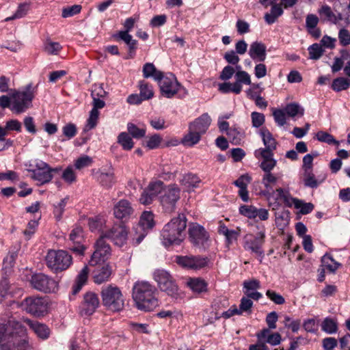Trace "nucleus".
Segmentation results:
<instances>
[{"mask_svg":"<svg viewBox=\"0 0 350 350\" xmlns=\"http://www.w3.org/2000/svg\"><path fill=\"white\" fill-rule=\"evenodd\" d=\"M132 296L137 308L141 310L151 311L159 305L157 290L148 282H135L133 287Z\"/></svg>","mask_w":350,"mask_h":350,"instance_id":"1","label":"nucleus"},{"mask_svg":"<svg viewBox=\"0 0 350 350\" xmlns=\"http://www.w3.org/2000/svg\"><path fill=\"white\" fill-rule=\"evenodd\" d=\"M187 218L184 214H178L166 224L161 232L163 244L165 247L179 245L185 238Z\"/></svg>","mask_w":350,"mask_h":350,"instance_id":"2","label":"nucleus"},{"mask_svg":"<svg viewBox=\"0 0 350 350\" xmlns=\"http://www.w3.org/2000/svg\"><path fill=\"white\" fill-rule=\"evenodd\" d=\"M36 92V87H33L32 84L29 83L25 87L24 90L13 93L11 111L19 114L31 107Z\"/></svg>","mask_w":350,"mask_h":350,"instance_id":"3","label":"nucleus"},{"mask_svg":"<svg viewBox=\"0 0 350 350\" xmlns=\"http://www.w3.org/2000/svg\"><path fill=\"white\" fill-rule=\"evenodd\" d=\"M103 306L112 311H120L124 306V296L121 290L114 284L103 286L100 291Z\"/></svg>","mask_w":350,"mask_h":350,"instance_id":"4","label":"nucleus"},{"mask_svg":"<svg viewBox=\"0 0 350 350\" xmlns=\"http://www.w3.org/2000/svg\"><path fill=\"white\" fill-rule=\"evenodd\" d=\"M46 266L54 273L66 270L72 262V258L65 250H51L45 257Z\"/></svg>","mask_w":350,"mask_h":350,"instance_id":"5","label":"nucleus"},{"mask_svg":"<svg viewBox=\"0 0 350 350\" xmlns=\"http://www.w3.org/2000/svg\"><path fill=\"white\" fill-rule=\"evenodd\" d=\"M153 278L157 283L159 289L165 292L167 295L178 298L179 288L174 277L165 269H156L153 272Z\"/></svg>","mask_w":350,"mask_h":350,"instance_id":"6","label":"nucleus"},{"mask_svg":"<svg viewBox=\"0 0 350 350\" xmlns=\"http://www.w3.org/2000/svg\"><path fill=\"white\" fill-rule=\"evenodd\" d=\"M189 240L193 247L200 250L205 251L211 245V239L208 232L201 225L192 223L188 228Z\"/></svg>","mask_w":350,"mask_h":350,"instance_id":"7","label":"nucleus"},{"mask_svg":"<svg viewBox=\"0 0 350 350\" xmlns=\"http://www.w3.org/2000/svg\"><path fill=\"white\" fill-rule=\"evenodd\" d=\"M161 94L163 96L172 98L180 92L187 94L186 90L178 81L174 75L172 73L162 75L158 80Z\"/></svg>","mask_w":350,"mask_h":350,"instance_id":"8","label":"nucleus"},{"mask_svg":"<svg viewBox=\"0 0 350 350\" xmlns=\"http://www.w3.org/2000/svg\"><path fill=\"white\" fill-rule=\"evenodd\" d=\"M49 303L46 297L29 296L22 302L21 306L27 313L35 317H43L47 312Z\"/></svg>","mask_w":350,"mask_h":350,"instance_id":"9","label":"nucleus"},{"mask_svg":"<svg viewBox=\"0 0 350 350\" xmlns=\"http://www.w3.org/2000/svg\"><path fill=\"white\" fill-rule=\"evenodd\" d=\"M180 198V189L175 184L165 187L159 197L160 203L165 213H171L176 209L177 202Z\"/></svg>","mask_w":350,"mask_h":350,"instance_id":"10","label":"nucleus"},{"mask_svg":"<svg viewBox=\"0 0 350 350\" xmlns=\"http://www.w3.org/2000/svg\"><path fill=\"white\" fill-rule=\"evenodd\" d=\"M25 333V327L18 321L9 320L8 322H0V346L2 350H7L6 345L12 334Z\"/></svg>","mask_w":350,"mask_h":350,"instance_id":"11","label":"nucleus"},{"mask_svg":"<svg viewBox=\"0 0 350 350\" xmlns=\"http://www.w3.org/2000/svg\"><path fill=\"white\" fill-rule=\"evenodd\" d=\"M94 249L89 262L90 266H97L101 262H105L111 256V247L102 234L95 242Z\"/></svg>","mask_w":350,"mask_h":350,"instance_id":"12","label":"nucleus"},{"mask_svg":"<svg viewBox=\"0 0 350 350\" xmlns=\"http://www.w3.org/2000/svg\"><path fill=\"white\" fill-rule=\"evenodd\" d=\"M31 172L32 178L43 185L49 183L54 174L62 172V167L51 168L46 163L40 161L36 163V168Z\"/></svg>","mask_w":350,"mask_h":350,"instance_id":"13","label":"nucleus"},{"mask_svg":"<svg viewBox=\"0 0 350 350\" xmlns=\"http://www.w3.org/2000/svg\"><path fill=\"white\" fill-rule=\"evenodd\" d=\"M30 282L33 288L45 293H54L58 289V283L42 273L31 275Z\"/></svg>","mask_w":350,"mask_h":350,"instance_id":"14","label":"nucleus"},{"mask_svg":"<svg viewBox=\"0 0 350 350\" xmlns=\"http://www.w3.org/2000/svg\"><path fill=\"white\" fill-rule=\"evenodd\" d=\"M265 232L264 230H260L256 236L247 234L244 237L243 248L262 258L264 256L262 245L265 243Z\"/></svg>","mask_w":350,"mask_h":350,"instance_id":"15","label":"nucleus"},{"mask_svg":"<svg viewBox=\"0 0 350 350\" xmlns=\"http://www.w3.org/2000/svg\"><path fill=\"white\" fill-rule=\"evenodd\" d=\"M175 262L183 268L192 270H199L206 267L209 262L207 257L201 256H176Z\"/></svg>","mask_w":350,"mask_h":350,"instance_id":"16","label":"nucleus"},{"mask_svg":"<svg viewBox=\"0 0 350 350\" xmlns=\"http://www.w3.org/2000/svg\"><path fill=\"white\" fill-rule=\"evenodd\" d=\"M102 235L111 240L113 244L118 247L124 246L128 239V230L124 225H114L111 228L103 232Z\"/></svg>","mask_w":350,"mask_h":350,"instance_id":"17","label":"nucleus"},{"mask_svg":"<svg viewBox=\"0 0 350 350\" xmlns=\"http://www.w3.org/2000/svg\"><path fill=\"white\" fill-rule=\"evenodd\" d=\"M154 226V215L151 212L145 211L142 213L139 224L134 228L136 233L139 234L133 238V244L135 245H139L144 238L146 237L144 230L146 229H152Z\"/></svg>","mask_w":350,"mask_h":350,"instance_id":"18","label":"nucleus"},{"mask_svg":"<svg viewBox=\"0 0 350 350\" xmlns=\"http://www.w3.org/2000/svg\"><path fill=\"white\" fill-rule=\"evenodd\" d=\"M91 96L92 98V109L87 120L85 127V131L91 130L96 126L100 114L98 109H103L105 106V102L96 96V90L92 92Z\"/></svg>","mask_w":350,"mask_h":350,"instance_id":"19","label":"nucleus"},{"mask_svg":"<svg viewBox=\"0 0 350 350\" xmlns=\"http://www.w3.org/2000/svg\"><path fill=\"white\" fill-rule=\"evenodd\" d=\"M99 304L98 295L93 292H88L84 295L80 312L82 315H91L96 311Z\"/></svg>","mask_w":350,"mask_h":350,"instance_id":"20","label":"nucleus"},{"mask_svg":"<svg viewBox=\"0 0 350 350\" xmlns=\"http://www.w3.org/2000/svg\"><path fill=\"white\" fill-rule=\"evenodd\" d=\"M113 215L116 218L126 221L134 214V209L127 200H120L114 204Z\"/></svg>","mask_w":350,"mask_h":350,"instance_id":"21","label":"nucleus"},{"mask_svg":"<svg viewBox=\"0 0 350 350\" xmlns=\"http://www.w3.org/2000/svg\"><path fill=\"white\" fill-rule=\"evenodd\" d=\"M25 332L26 329H25V333L23 334H12L10 339L8 340L7 350H11L13 348L17 350H29L31 348V345L27 337L25 336Z\"/></svg>","mask_w":350,"mask_h":350,"instance_id":"22","label":"nucleus"},{"mask_svg":"<svg viewBox=\"0 0 350 350\" xmlns=\"http://www.w3.org/2000/svg\"><path fill=\"white\" fill-rule=\"evenodd\" d=\"M97 267L93 271V280L97 284H101L108 282L112 275V268L109 263L97 265Z\"/></svg>","mask_w":350,"mask_h":350,"instance_id":"23","label":"nucleus"},{"mask_svg":"<svg viewBox=\"0 0 350 350\" xmlns=\"http://www.w3.org/2000/svg\"><path fill=\"white\" fill-rule=\"evenodd\" d=\"M254 154L257 159H262L260 164V167L265 172H271L276 166L277 161L273 159V153H270V152L267 150H260L258 152L254 151Z\"/></svg>","mask_w":350,"mask_h":350,"instance_id":"24","label":"nucleus"},{"mask_svg":"<svg viewBox=\"0 0 350 350\" xmlns=\"http://www.w3.org/2000/svg\"><path fill=\"white\" fill-rule=\"evenodd\" d=\"M69 239L76 245L70 247V250L80 256L83 255L85 247L81 245L83 240V232L82 228L77 226L72 229L70 233Z\"/></svg>","mask_w":350,"mask_h":350,"instance_id":"25","label":"nucleus"},{"mask_svg":"<svg viewBox=\"0 0 350 350\" xmlns=\"http://www.w3.org/2000/svg\"><path fill=\"white\" fill-rule=\"evenodd\" d=\"M243 292L250 299L258 300L262 297V293L257 291L260 288V282L256 279L245 280L243 284Z\"/></svg>","mask_w":350,"mask_h":350,"instance_id":"26","label":"nucleus"},{"mask_svg":"<svg viewBox=\"0 0 350 350\" xmlns=\"http://www.w3.org/2000/svg\"><path fill=\"white\" fill-rule=\"evenodd\" d=\"M266 46L260 42H254L250 44L248 54L254 62H264L267 57Z\"/></svg>","mask_w":350,"mask_h":350,"instance_id":"27","label":"nucleus"},{"mask_svg":"<svg viewBox=\"0 0 350 350\" xmlns=\"http://www.w3.org/2000/svg\"><path fill=\"white\" fill-rule=\"evenodd\" d=\"M260 135L262 137L263 144L265 145V148H260L255 150V152H258L260 150H267L270 152V153H273V150L277 148V142L273 137L272 134L269 132L267 129L262 128L260 131Z\"/></svg>","mask_w":350,"mask_h":350,"instance_id":"28","label":"nucleus"},{"mask_svg":"<svg viewBox=\"0 0 350 350\" xmlns=\"http://www.w3.org/2000/svg\"><path fill=\"white\" fill-rule=\"evenodd\" d=\"M116 40H122L129 47V54L131 57H133L135 55V51L137 48V41L133 39V37L126 31H119L113 35Z\"/></svg>","mask_w":350,"mask_h":350,"instance_id":"29","label":"nucleus"},{"mask_svg":"<svg viewBox=\"0 0 350 350\" xmlns=\"http://www.w3.org/2000/svg\"><path fill=\"white\" fill-rule=\"evenodd\" d=\"M211 117L207 113H204L191 122L189 124V126L194 131H196L202 135L206 131L211 124Z\"/></svg>","mask_w":350,"mask_h":350,"instance_id":"30","label":"nucleus"},{"mask_svg":"<svg viewBox=\"0 0 350 350\" xmlns=\"http://www.w3.org/2000/svg\"><path fill=\"white\" fill-rule=\"evenodd\" d=\"M25 323L40 338L45 340L49 337L50 330L46 325L30 319H26Z\"/></svg>","mask_w":350,"mask_h":350,"instance_id":"31","label":"nucleus"},{"mask_svg":"<svg viewBox=\"0 0 350 350\" xmlns=\"http://www.w3.org/2000/svg\"><path fill=\"white\" fill-rule=\"evenodd\" d=\"M88 268L87 266H85L76 277L71 290L72 295H76L86 284L88 278Z\"/></svg>","mask_w":350,"mask_h":350,"instance_id":"32","label":"nucleus"},{"mask_svg":"<svg viewBox=\"0 0 350 350\" xmlns=\"http://www.w3.org/2000/svg\"><path fill=\"white\" fill-rule=\"evenodd\" d=\"M96 178L99 183L106 188L111 187L116 183V178L112 169H109L107 171H100L98 174Z\"/></svg>","mask_w":350,"mask_h":350,"instance_id":"33","label":"nucleus"},{"mask_svg":"<svg viewBox=\"0 0 350 350\" xmlns=\"http://www.w3.org/2000/svg\"><path fill=\"white\" fill-rule=\"evenodd\" d=\"M318 14L320 17V20L323 23H329L331 24L336 23L335 12L333 11L332 8L327 5H322L318 9Z\"/></svg>","mask_w":350,"mask_h":350,"instance_id":"34","label":"nucleus"},{"mask_svg":"<svg viewBox=\"0 0 350 350\" xmlns=\"http://www.w3.org/2000/svg\"><path fill=\"white\" fill-rule=\"evenodd\" d=\"M269 5H271L270 12L266 13L264 18L267 24L271 25L276 21L279 16L283 14L284 10L281 5L276 3V2Z\"/></svg>","mask_w":350,"mask_h":350,"instance_id":"35","label":"nucleus"},{"mask_svg":"<svg viewBox=\"0 0 350 350\" xmlns=\"http://www.w3.org/2000/svg\"><path fill=\"white\" fill-rule=\"evenodd\" d=\"M234 78L235 90H239L240 93L242 91L243 85H251V77L246 71L237 70L235 72Z\"/></svg>","mask_w":350,"mask_h":350,"instance_id":"36","label":"nucleus"},{"mask_svg":"<svg viewBox=\"0 0 350 350\" xmlns=\"http://www.w3.org/2000/svg\"><path fill=\"white\" fill-rule=\"evenodd\" d=\"M201 135L202 134L189 126V133L182 139V144L186 146H193L199 142Z\"/></svg>","mask_w":350,"mask_h":350,"instance_id":"37","label":"nucleus"},{"mask_svg":"<svg viewBox=\"0 0 350 350\" xmlns=\"http://www.w3.org/2000/svg\"><path fill=\"white\" fill-rule=\"evenodd\" d=\"M143 76L144 78L152 77L155 81H158L163 73L157 70L152 63H146L143 66Z\"/></svg>","mask_w":350,"mask_h":350,"instance_id":"38","label":"nucleus"},{"mask_svg":"<svg viewBox=\"0 0 350 350\" xmlns=\"http://www.w3.org/2000/svg\"><path fill=\"white\" fill-rule=\"evenodd\" d=\"M263 194L267 196L268 205L272 208V210H277L281 206V198L279 197V196H278L276 190L265 191Z\"/></svg>","mask_w":350,"mask_h":350,"instance_id":"39","label":"nucleus"},{"mask_svg":"<svg viewBox=\"0 0 350 350\" xmlns=\"http://www.w3.org/2000/svg\"><path fill=\"white\" fill-rule=\"evenodd\" d=\"M200 183V179L199 177L191 173H188L184 175L183 178L180 180L181 185L185 187L187 189L198 187Z\"/></svg>","mask_w":350,"mask_h":350,"instance_id":"40","label":"nucleus"},{"mask_svg":"<svg viewBox=\"0 0 350 350\" xmlns=\"http://www.w3.org/2000/svg\"><path fill=\"white\" fill-rule=\"evenodd\" d=\"M321 329L328 334H333L338 331V323L336 319L326 317L321 323Z\"/></svg>","mask_w":350,"mask_h":350,"instance_id":"41","label":"nucleus"},{"mask_svg":"<svg viewBox=\"0 0 350 350\" xmlns=\"http://www.w3.org/2000/svg\"><path fill=\"white\" fill-rule=\"evenodd\" d=\"M321 264L324 269L332 273H334L340 266V264L334 260L332 256L329 254H325L322 257Z\"/></svg>","mask_w":350,"mask_h":350,"instance_id":"42","label":"nucleus"},{"mask_svg":"<svg viewBox=\"0 0 350 350\" xmlns=\"http://www.w3.org/2000/svg\"><path fill=\"white\" fill-rule=\"evenodd\" d=\"M187 286L193 291L198 293L206 291V283L200 278H190L187 282Z\"/></svg>","mask_w":350,"mask_h":350,"instance_id":"43","label":"nucleus"},{"mask_svg":"<svg viewBox=\"0 0 350 350\" xmlns=\"http://www.w3.org/2000/svg\"><path fill=\"white\" fill-rule=\"evenodd\" d=\"M278 196L281 198V203L283 202L285 206L291 207L293 205L297 198H293L288 190L282 188L276 189Z\"/></svg>","mask_w":350,"mask_h":350,"instance_id":"44","label":"nucleus"},{"mask_svg":"<svg viewBox=\"0 0 350 350\" xmlns=\"http://www.w3.org/2000/svg\"><path fill=\"white\" fill-rule=\"evenodd\" d=\"M118 142L125 150H130L133 148V141L129 134L126 132H122L118 137Z\"/></svg>","mask_w":350,"mask_h":350,"instance_id":"45","label":"nucleus"},{"mask_svg":"<svg viewBox=\"0 0 350 350\" xmlns=\"http://www.w3.org/2000/svg\"><path fill=\"white\" fill-rule=\"evenodd\" d=\"M285 113L290 117H295L297 115L302 116L304 113V109L299 104L296 103H291L288 104L284 108Z\"/></svg>","mask_w":350,"mask_h":350,"instance_id":"46","label":"nucleus"},{"mask_svg":"<svg viewBox=\"0 0 350 350\" xmlns=\"http://www.w3.org/2000/svg\"><path fill=\"white\" fill-rule=\"evenodd\" d=\"M350 86V81L345 77L334 79L332 83V88L335 92H340L348 89Z\"/></svg>","mask_w":350,"mask_h":350,"instance_id":"47","label":"nucleus"},{"mask_svg":"<svg viewBox=\"0 0 350 350\" xmlns=\"http://www.w3.org/2000/svg\"><path fill=\"white\" fill-rule=\"evenodd\" d=\"M139 87V94L144 100H149L153 97L154 92L151 85L142 81H140Z\"/></svg>","mask_w":350,"mask_h":350,"instance_id":"48","label":"nucleus"},{"mask_svg":"<svg viewBox=\"0 0 350 350\" xmlns=\"http://www.w3.org/2000/svg\"><path fill=\"white\" fill-rule=\"evenodd\" d=\"M127 130L129 134L133 138L139 139L146 135V128L144 126L138 127L135 124L131 122L127 124Z\"/></svg>","mask_w":350,"mask_h":350,"instance_id":"49","label":"nucleus"},{"mask_svg":"<svg viewBox=\"0 0 350 350\" xmlns=\"http://www.w3.org/2000/svg\"><path fill=\"white\" fill-rule=\"evenodd\" d=\"M278 181V177L271 173V172H265L262 178V183L264 185L265 187L266 188L265 191H272L273 187L272 185H275L276 182Z\"/></svg>","mask_w":350,"mask_h":350,"instance_id":"50","label":"nucleus"},{"mask_svg":"<svg viewBox=\"0 0 350 350\" xmlns=\"http://www.w3.org/2000/svg\"><path fill=\"white\" fill-rule=\"evenodd\" d=\"M304 181L305 186L310 188H317L321 183L315 179L312 170L304 171Z\"/></svg>","mask_w":350,"mask_h":350,"instance_id":"51","label":"nucleus"},{"mask_svg":"<svg viewBox=\"0 0 350 350\" xmlns=\"http://www.w3.org/2000/svg\"><path fill=\"white\" fill-rule=\"evenodd\" d=\"M293 205L295 208L299 209V212L303 215L308 214L314 209L313 204L310 202L306 203L299 199H296Z\"/></svg>","mask_w":350,"mask_h":350,"instance_id":"52","label":"nucleus"},{"mask_svg":"<svg viewBox=\"0 0 350 350\" xmlns=\"http://www.w3.org/2000/svg\"><path fill=\"white\" fill-rule=\"evenodd\" d=\"M256 209L257 208L253 205L244 204L239 206V212L241 215L254 219L256 218Z\"/></svg>","mask_w":350,"mask_h":350,"instance_id":"53","label":"nucleus"},{"mask_svg":"<svg viewBox=\"0 0 350 350\" xmlns=\"http://www.w3.org/2000/svg\"><path fill=\"white\" fill-rule=\"evenodd\" d=\"M310 59H319L323 55L324 49L322 46L318 43L313 44L308 47Z\"/></svg>","mask_w":350,"mask_h":350,"instance_id":"54","label":"nucleus"},{"mask_svg":"<svg viewBox=\"0 0 350 350\" xmlns=\"http://www.w3.org/2000/svg\"><path fill=\"white\" fill-rule=\"evenodd\" d=\"M250 85L251 87L245 91V93L247 98L252 100L261 94L263 88L261 87L260 83H251Z\"/></svg>","mask_w":350,"mask_h":350,"instance_id":"55","label":"nucleus"},{"mask_svg":"<svg viewBox=\"0 0 350 350\" xmlns=\"http://www.w3.org/2000/svg\"><path fill=\"white\" fill-rule=\"evenodd\" d=\"M62 133L66 139L73 138L77 133V129L75 124L68 123L62 127Z\"/></svg>","mask_w":350,"mask_h":350,"instance_id":"56","label":"nucleus"},{"mask_svg":"<svg viewBox=\"0 0 350 350\" xmlns=\"http://www.w3.org/2000/svg\"><path fill=\"white\" fill-rule=\"evenodd\" d=\"M105 224V220L100 217H95L88 219V225L91 231H100Z\"/></svg>","mask_w":350,"mask_h":350,"instance_id":"57","label":"nucleus"},{"mask_svg":"<svg viewBox=\"0 0 350 350\" xmlns=\"http://www.w3.org/2000/svg\"><path fill=\"white\" fill-rule=\"evenodd\" d=\"M251 299H252L249 298L248 297H243L241 298L239 308H238V311L240 314L244 312L251 313V309L253 306V302Z\"/></svg>","mask_w":350,"mask_h":350,"instance_id":"58","label":"nucleus"},{"mask_svg":"<svg viewBox=\"0 0 350 350\" xmlns=\"http://www.w3.org/2000/svg\"><path fill=\"white\" fill-rule=\"evenodd\" d=\"M29 9V4H27V3L21 4L18 7V8H17L16 11L15 12V13L14 14V15L10 17L7 18L5 19V21H8L15 19V18H23L27 14Z\"/></svg>","mask_w":350,"mask_h":350,"instance_id":"59","label":"nucleus"},{"mask_svg":"<svg viewBox=\"0 0 350 350\" xmlns=\"http://www.w3.org/2000/svg\"><path fill=\"white\" fill-rule=\"evenodd\" d=\"M62 49L59 42L48 41L44 44V51L49 55H57Z\"/></svg>","mask_w":350,"mask_h":350,"instance_id":"60","label":"nucleus"},{"mask_svg":"<svg viewBox=\"0 0 350 350\" xmlns=\"http://www.w3.org/2000/svg\"><path fill=\"white\" fill-rule=\"evenodd\" d=\"M165 187H163V183L161 180L152 182L147 187V189L150 192L154 197H157L159 193L163 191Z\"/></svg>","mask_w":350,"mask_h":350,"instance_id":"61","label":"nucleus"},{"mask_svg":"<svg viewBox=\"0 0 350 350\" xmlns=\"http://www.w3.org/2000/svg\"><path fill=\"white\" fill-rule=\"evenodd\" d=\"M81 10V6L80 5H73L72 6H68L62 9V16L63 18L71 17L75 14H79Z\"/></svg>","mask_w":350,"mask_h":350,"instance_id":"62","label":"nucleus"},{"mask_svg":"<svg viewBox=\"0 0 350 350\" xmlns=\"http://www.w3.org/2000/svg\"><path fill=\"white\" fill-rule=\"evenodd\" d=\"M316 137L319 142H325L328 144H338V142L335 140L334 137L327 132L319 131L316 134Z\"/></svg>","mask_w":350,"mask_h":350,"instance_id":"63","label":"nucleus"},{"mask_svg":"<svg viewBox=\"0 0 350 350\" xmlns=\"http://www.w3.org/2000/svg\"><path fill=\"white\" fill-rule=\"evenodd\" d=\"M252 126L255 128L260 127L265 121V117L263 113L254 111L251 113Z\"/></svg>","mask_w":350,"mask_h":350,"instance_id":"64","label":"nucleus"}]
</instances>
